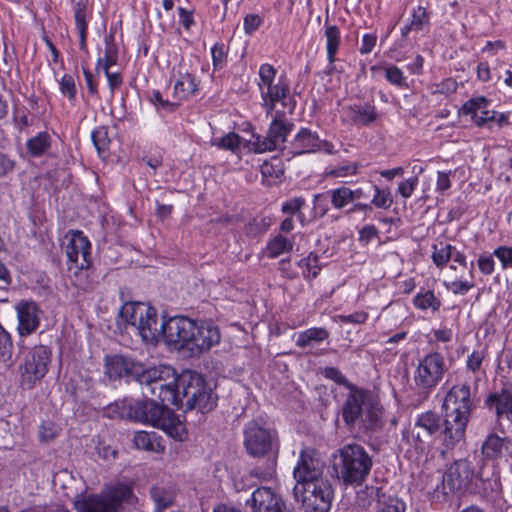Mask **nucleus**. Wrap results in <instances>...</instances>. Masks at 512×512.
Returning a JSON list of instances; mask_svg holds the SVG:
<instances>
[{
	"instance_id": "f257e3e1",
	"label": "nucleus",
	"mask_w": 512,
	"mask_h": 512,
	"mask_svg": "<svg viewBox=\"0 0 512 512\" xmlns=\"http://www.w3.org/2000/svg\"><path fill=\"white\" fill-rule=\"evenodd\" d=\"M477 386L473 389L466 384L454 385L446 394L443 407L445 409L444 441L447 447H453L461 441L465 435Z\"/></svg>"
},
{
	"instance_id": "f03ea898",
	"label": "nucleus",
	"mask_w": 512,
	"mask_h": 512,
	"mask_svg": "<svg viewBox=\"0 0 512 512\" xmlns=\"http://www.w3.org/2000/svg\"><path fill=\"white\" fill-rule=\"evenodd\" d=\"M144 397L157 396L164 404L178 406L182 403L180 375L168 365L145 368L137 380Z\"/></svg>"
},
{
	"instance_id": "7ed1b4c3",
	"label": "nucleus",
	"mask_w": 512,
	"mask_h": 512,
	"mask_svg": "<svg viewBox=\"0 0 512 512\" xmlns=\"http://www.w3.org/2000/svg\"><path fill=\"white\" fill-rule=\"evenodd\" d=\"M168 405L157 403L154 399L136 402L128 418L150 424L163 430L171 438L182 441L186 437L185 425L167 408Z\"/></svg>"
},
{
	"instance_id": "20e7f679",
	"label": "nucleus",
	"mask_w": 512,
	"mask_h": 512,
	"mask_svg": "<svg viewBox=\"0 0 512 512\" xmlns=\"http://www.w3.org/2000/svg\"><path fill=\"white\" fill-rule=\"evenodd\" d=\"M373 462L358 444H347L334 455L333 468L337 477L348 485H361L370 474Z\"/></svg>"
},
{
	"instance_id": "39448f33",
	"label": "nucleus",
	"mask_w": 512,
	"mask_h": 512,
	"mask_svg": "<svg viewBox=\"0 0 512 512\" xmlns=\"http://www.w3.org/2000/svg\"><path fill=\"white\" fill-rule=\"evenodd\" d=\"M276 69L264 63L259 68V81L257 83L261 97V106L265 109L266 116L273 112L280 111L277 105L280 104L283 110L292 114L295 109V102L289 97V85L282 78L276 77Z\"/></svg>"
},
{
	"instance_id": "423d86ee",
	"label": "nucleus",
	"mask_w": 512,
	"mask_h": 512,
	"mask_svg": "<svg viewBox=\"0 0 512 512\" xmlns=\"http://www.w3.org/2000/svg\"><path fill=\"white\" fill-rule=\"evenodd\" d=\"M120 319L132 327L146 343L156 344L161 336L162 322L157 310L147 303L127 302L119 312Z\"/></svg>"
},
{
	"instance_id": "0eeeda50",
	"label": "nucleus",
	"mask_w": 512,
	"mask_h": 512,
	"mask_svg": "<svg viewBox=\"0 0 512 512\" xmlns=\"http://www.w3.org/2000/svg\"><path fill=\"white\" fill-rule=\"evenodd\" d=\"M19 383L25 389H32L48 373L52 351L44 345L22 348L17 356Z\"/></svg>"
},
{
	"instance_id": "6e6552de",
	"label": "nucleus",
	"mask_w": 512,
	"mask_h": 512,
	"mask_svg": "<svg viewBox=\"0 0 512 512\" xmlns=\"http://www.w3.org/2000/svg\"><path fill=\"white\" fill-rule=\"evenodd\" d=\"M342 416L348 425L358 423L366 430H373L379 424L381 412L371 402L367 392L349 385V394L343 405Z\"/></svg>"
},
{
	"instance_id": "1a4fd4ad",
	"label": "nucleus",
	"mask_w": 512,
	"mask_h": 512,
	"mask_svg": "<svg viewBox=\"0 0 512 512\" xmlns=\"http://www.w3.org/2000/svg\"><path fill=\"white\" fill-rule=\"evenodd\" d=\"M132 496L128 485L107 486L101 492L79 497L74 501L76 512H124V503Z\"/></svg>"
},
{
	"instance_id": "9d476101",
	"label": "nucleus",
	"mask_w": 512,
	"mask_h": 512,
	"mask_svg": "<svg viewBox=\"0 0 512 512\" xmlns=\"http://www.w3.org/2000/svg\"><path fill=\"white\" fill-rule=\"evenodd\" d=\"M293 492L295 498L302 502L305 512H328L331 508L334 491L327 478L295 484Z\"/></svg>"
},
{
	"instance_id": "9b49d317",
	"label": "nucleus",
	"mask_w": 512,
	"mask_h": 512,
	"mask_svg": "<svg viewBox=\"0 0 512 512\" xmlns=\"http://www.w3.org/2000/svg\"><path fill=\"white\" fill-rule=\"evenodd\" d=\"M182 401L186 399L188 408L198 407L203 411L211 410L216 405V396L207 388L203 377L192 371L180 375Z\"/></svg>"
},
{
	"instance_id": "f8f14e48",
	"label": "nucleus",
	"mask_w": 512,
	"mask_h": 512,
	"mask_svg": "<svg viewBox=\"0 0 512 512\" xmlns=\"http://www.w3.org/2000/svg\"><path fill=\"white\" fill-rule=\"evenodd\" d=\"M287 110L273 112L272 121L265 137L252 135L251 149L255 153H265L280 149L287 140L293 124L285 120Z\"/></svg>"
},
{
	"instance_id": "ddd939ff",
	"label": "nucleus",
	"mask_w": 512,
	"mask_h": 512,
	"mask_svg": "<svg viewBox=\"0 0 512 512\" xmlns=\"http://www.w3.org/2000/svg\"><path fill=\"white\" fill-rule=\"evenodd\" d=\"M194 320L184 316H175L162 322L160 338L171 349L187 352L189 350L190 337L193 336Z\"/></svg>"
},
{
	"instance_id": "4468645a",
	"label": "nucleus",
	"mask_w": 512,
	"mask_h": 512,
	"mask_svg": "<svg viewBox=\"0 0 512 512\" xmlns=\"http://www.w3.org/2000/svg\"><path fill=\"white\" fill-rule=\"evenodd\" d=\"M65 253L69 270H87L91 265V243L80 230H70L65 235Z\"/></svg>"
},
{
	"instance_id": "2eb2a0df",
	"label": "nucleus",
	"mask_w": 512,
	"mask_h": 512,
	"mask_svg": "<svg viewBox=\"0 0 512 512\" xmlns=\"http://www.w3.org/2000/svg\"><path fill=\"white\" fill-rule=\"evenodd\" d=\"M244 447L253 457L269 455L273 450L276 434L259 422L249 421L243 430Z\"/></svg>"
},
{
	"instance_id": "dca6fc26",
	"label": "nucleus",
	"mask_w": 512,
	"mask_h": 512,
	"mask_svg": "<svg viewBox=\"0 0 512 512\" xmlns=\"http://www.w3.org/2000/svg\"><path fill=\"white\" fill-rule=\"evenodd\" d=\"M444 372V357L437 352L429 353L419 360L414 381L421 389H431L442 380Z\"/></svg>"
},
{
	"instance_id": "f3484780",
	"label": "nucleus",
	"mask_w": 512,
	"mask_h": 512,
	"mask_svg": "<svg viewBox=\"0 0 512 512\" xmlns=\"http://www.w3.org/2000/svg\"><path fill=\"white\" fill-rule=\"evenodd\" d=\"M325 462L320 454L312 448H304L293 470L296 484H305L320 479H326L323 475Z\"/></svg>"
},
{
	"instance_id": "a211bd4d",
	"label": "nucleus",
	"mask_w": 512,
	"mask_h": 512,
	"mask_svg": "<svg viewBox=\"0 0 512 512\" xmlns=\"http://www.w3.org/2000/svg\"><path fill=\"white\" fill-rule=\"evenodd\" d=\"M193 336L190 337L188 354L199 356L219 344L221 333L219 328L210 321L194 320Z\"/></svg>"
},
{
	"instance_id": "6ab92c4d",
	"label": "nucleus",
	"mask_w": 512,
	"mask_h": 512,
	"mask_svg": "<svg viewBox=\"0 0 512 512\" xmlns=\"http://www.w3.org/2000/svg\"><path fill=\"white\" fill-rule=\"evenodd\" d=\"M473 476L474 471L468 460L455 461L443 476V493L447 495L467 488Z\"/></svg>"
},
{
	"instance_id": "aec40b11",
	"label": "nucleus",
	"mask_w": 512,
	"mask_h": 512,
	"mask_svg": "<svg viewBox=\"0 0 512 512\" xmlns=\"http://www.w3.org/2000/svg\"><path fill=\"white\" fill-rule=\"evenodd\" d=\"M17 314V332L20 336L34 333L39 325L42 315L41 309L33 301L22 300L15 305Z\"/></svg>"
},
{
	"instance_id": "412c9836",
	"label": "nucleus",
	"mask_w": 512,
	"mask_h": 512,
	"mask_svg": "<svg viewBox=\"0 0 512 512\" xmlns=\"http://www.w3.org/2000/svg\"><path fill=\"white\" fill-rule=\"evenodd\" d=\"M143 366L141 362L121 355L107 357L105 364L106 374L113 380L126 377L137 381Z\"/></svg>"
},
{
	"instance_id": "4be33fe9",
	"label": "nucleus",
	"mask_w": 512,
	"mask_h": 512,
	"mask_svg": "<svg viewBox=\"0 0 512 512\" xmlns=\"http://www.w3.org/2000/svg\"><path fill=\"white\" fill-rule=\"evenodd\" d=\"M489 105L490 103L485 97L478 96L465 102L461 111L464 115H469L477 126H484L496 118V111L490 110Z\"/></svg>"
},
{
	"instance_id": "5701e85b",
	"label": "nucleus",
	"mask_w": 512,
	"mask_h": 512,
	"mask_svg": "<svg viewBox=\"0 0 512 512\" xmlns=\"http://www.w3.org/2000/svg\"><path fill=\"white\" fill-rule=\"evenodd\" d=\"M431 259L435 266L440 269H443L451 259L460 266L467 267L466 255L449 243L440 242L432 245Z\"/></svg>"
},
{
	"instance_id": "b1692460",
	"label": "nucleus",
	"mask_w": 512,
	"mask_h": 512,
	"mask_svg": "<svg viewBox=\"0 0 512 512\" xmlns=\"http://www.w3.org/2000/svg\"><path fill=\"white\" fill-rule=\"evenodd\" d=\"M512 451V439L489 434L481 446L484 460L495 461Z\"/></svg>"
},
{
	"instance_id": "393cba45",
	"label": "nucleus",
	"mask_w": 512,
	"mask_h": 512,
	"mask_svg": "<svg viewBox=\"0 0 512 512\" xmlns=\"http://www.w3.org/2000/svg\"><path fill=\"white\" fill-rule=\"evenodd\" d=\"M254 512H270L284 503L282 498L270 488L260 487L256 489L247 501Z\"/></svg>"
},
{
	"instance_id": "a878e982",
	"label": "nucleus",
	"mask_w": 512,
	"mask_h": 512,
	"mask_svg": "<svg viewBox=\"0 0 512 512\" xmlns=\"http://www.w3.org/2000/svg\"><path fill=\"white\" fill-rule=\"evenodd\" d=\"M320 138L316 132L301 128L291 142V152L294 155L314 153L319 151Z\"/></svg>"
},
{
	"instance_id": "bb28decb",
	"label": "nucleus",
	"mask_w": 512,
	"mask_h": 512,
	"mask_svg": "<svg viewBox=\"0 0 512 512\" xmlns=\"http://www.w3.org/2000/svg\"><path fill=\"white\" fill-rule=\"evenodd\" d=\"M486 405L494 407L497 416L512 417V387L503 388L499 393L490 394L486 399Z\"/></svg>"
},
{
	"instance_id": "cd10ccee",
	"label": "nucleus",
	"mask_w": 512,
	"mask_h": 512,
	"mask_svg": "<svg viewBox=\"0 0 512 512\" xmlns=\"http://www.w3.org/2000/svg\"><path fill=\"white\" fill-rule=\"evenodd\" d=\"M440 428V418L432 413L427 412L418 417L415 423L416 438L420 442H426Z\"/></svg>"
},
{
	"instance_id": "c85d7f7f",
	"label": "nucleus",
	"mask_w": 512,
	"mask_h": 512,
	"mask_svg": "<svg viewBox=\"0 0 512 512\" xmlns=\"http://www.w3.org/2000/svg\"><path fill=\"white\" fill-rule=\"evenodd\" d=\"M324 36L326 40V52L328 59V73L335 69L336 54L341 43L340 29L336 25L325 24Z\"/></svg>"
},
{
	"instance_id": "c756f323",
	"label": "nucleus",
	"mask_w": 512,
	"mask_h": 512,
	"mask_svg": "<svg viewBox=\"0 0 512 512\" xmlns=\"http://www.w3.org/2000/svg\"><path fill=\"white\" fill-rule=\"evenodd\" d=\"M347 118L356 125H369L377 119L375 106L355 104L345 108Z\"/></svg>"
},
{
	"instance_id": "7c9ffc66",
	"label": "nucleus",
	"mask_w": 512,
	"mask_h": 512,
	"mask_svg": "<svg viewBox=\"0 0 512 512\" xmlns=\"http://www.w3.org/2000/svg\"><path fill=\"white\" fill-rule=\"evenodd\" d=\"M488 357V350L486 346L479 345L476 347L466 359V369L474 375V384L477 385L482 376L485 375L483 364Z\"/></svg>"
},
{
	"instance_id": "2f4dec72",
	"label": "nucleus",
	"mask_w": 512,
	"mask_h": 512,
	"mask_svg": "<svg viewBox=\"0 0 512 512\" xmlns=\"http://www.w3.org/2000/svg\"><path fill=\"white\" fill-rule=\"evenodd\" d=\"M133 443L137 449L153 453H163L165 446L162 438L154 432L137 431L134 433Z\"/></svg>"
},
{
	"instance_id": "473e14b6",
	"label": "nucleus",
	"mask_w": 512,
	"mask_h": 512,
	"mask_svg": "<svg viewBox=\"0 0 512 512\" xmlns=\"http://www.w3.org/2000/svg\"><path fill=\"white\" fill-rule=\"evenodd\" d=\"M293 246V239H289L281 234H277L268 240L262 253L265 257L274 259L283 254L291 252Z\"/></svg>"
},
{
	"instance_id": "72a5a7b5",
	"label": "nucleus",
	"mask_w": 512,
	"mask_h": 512,
	"mask_svg": "<svg viewBox=\"0 0 512 512\" xmlns=\"http://www.w3.org/2000/svg\"><path fill=\"white\" fill-rule=\"evenodd\" d=\"M329 337V332L322 327H311L296 334L295 344L299 348L313 347Z\"/></svg>"
},
{
	"instance_id": "f704fd0d",
	"label": "nucleus",
	"mask_w": 512,
	"mask_h": 512,
	"mask_svg": "<svg viewBox=\"0 0 512 512\" xmlns=\"http://www.w3.org/2000/svg\"><path fill=\"white\" fill-rule=\"evenodd\" d=\"M198 90L196 78L189 73L180 74L174 84V96L179 101L187 100Z\"/></svg>"
},
{
	"instance_id": "c9c22d12",
	"label": "nucleus",
	"mask_w": 512,
	"mask_h": 512,
	"mask_svg": "<svg viewBox=\"0 0 512 512\" xmlns=\"http://www.w3.org/2000/svg\"><path fill=\"white\" fill-rule=\"evenodd\" d=\"M473 262L468 272V277L455 278L451 281H444L445 288L455 295H465L474 288Z\"/></svg>"
},
{
	"instance_id": "e433bc0d",
	"label": "nucleus",
	"mask_w": 512,
	"mask_h": 512,
	"mask_svg": "<svg viewBox=\"0 0 512 512\" xmlns=\"http://www.w3.org/2000/svg\"><path fill=\"white\" fill-rule=\"evenodd\" d=\"M377 512H405L406 505L402 499L394 495L377 493Z\"/></svg>"
},
{
	"instance_id": "4c0bfd02",
	"label": "nucleus",
	"mask_w": 512,
	"mask_h": 512,
	"mask_svg": "<svg viewBox=\"0 0 512 512\" xmlns=\"http://www.w3.org/2000/svg\"><path fill=\"white\" fill-rule=\"evenodd\" d=\"M332 206L336 210H342L349 204L354 205V201L351 194V188L348 186H339L337 188L328 191Z\"/></svg>"
},
{
	"instance_id": "58836bf2",
	"label": "nucleus",
	"mask_w": 512,
	"mask_h": 512,
	"mask_svg": "<svg viewBox=\"0 0 512 512\" xmlns=\"http://www.w3.org/2000/svg\"><path fill=\"white\" fill-rule=\"evenodd\" d=\"M150 495L156 507L154 512H162L172 504L174 499L173 492L163 486L152 487Z\"/></svg>"
},
{
	"instance_id": "ea45409f",
	"label": "nucleus",
	"mask_w": 512,
	"mask_h": 512,
	"mask_svg": "<svg viewBox=\"0 0 512 512\" xmlns=\"http://www.w3.org/2000/svg\"><path fill=\"white\" fill-rule=\"evenodd\" d=\"M351 194L354 205L350 208V212H363L367 213L372 210L371 204L366 201L370 198L369 187L359 186L354 189L351 188Z\"/></svg>"
},
{
	"instance_id": "a19ab883",
	"label": "nucleus",
	"mask_w": 512,
	"mask_h": 512,
	"mask_svg": "<svg viewBox=\"0 0 512 512\" xmlns=\"http://www.w3.org/2000/svg\"><path fill=\"white\" fill-rule=\"evenodd\" d=\"M51 146V136L47 132H40L27 141V149L34 157H39L46 153Z\"/></svg>"
},
{
	"instance_id": "79ce46f5",
	"label": "nucleus",
	"mask_w": 512,
	"mask_h": 512,
	"mask_svg": "<svg viewBox=\"0 0 512 512\" xmlns=\"http://www.w3.org/2000/svg\"><path fill=\"white\" fill-rule=\"evenodd\" d=\"M416 308L420 310H432L436 312L441 307V301L435 296L431 290L419 292L413 300Z\"/></svg>"
},
{
	"instance_id": "37998d69",
	"label": "nucleus",
	"mask_w": 512,
	"mask_h": 512,
	"mask_svg": "<svg viewBox=\"0 0 512 512\" xmlns=\"http://www.w3.org/2000/svg\"><path fill=\"white\" fill-rule=\"evenodd\" d=\"M74 19L76 30L80 37V48L84 49L86 46V35H87V20L88 13L86 7L81 4H77L74 10Z\"/></svg>"
},
{
	"instance_id": "c03bdc74",
	"label": "nucleus",
	"mask_w": 512,
	"mask_h": 512,
	"mask_svg": "<svg viewBox=\"0 0 512 512\" xmlns=\"http://www.w3.org/2000/svg\"><path fill=\"white\" fill-rule=\"evenodd\" d=\"M91 138L99 156L105 158L110 145L107 128L103 126L98 127L92 132Z\"/></svg>"
},
{
	"instance_id": "a18cd8bd",
	"label": "nucleus",
	"mask_w": 512,
	"mask_h": 512,
	"mask_svg": "<svg viewBox=\"0 0 512 512\" xmlns=\"http://www.w3.org/2000/svg\"><path fill=\"white\" fill-rule=\"evenodd\" d=\"M374 195L371 199V204L376 208L387 210L393 204V197L389 188H380L377 185L371 186Z\"/></svg>"
},
{
	"instance_id": "49530a36",
	"label": "nucleus",
	"mask_w": 512,
	"mask_h": 512,
	"mask_svg": "<svg viewBox=\"0 0 512 512\" xmlns=\"http://www.w3.org/2000/svg\"><path fill=\"white\" fill-rule=\"evenodd\" d=\"M360 164L358 163H346L343 165L328 167L325 170V175L332 178H346L352 177L358 174Z\"/></svg>"
},
{
	"instance_id": "de8ad7c7",
	"label": "nucleus",
	"mask_w": 512,
	"mask_h": 512,
	"mask_svg": "<svg viewBox=\"0 0 512 512\" xmlns=\"http://www.w3.org/2000/svg\"><path fill=\"white\" fill-rule=\"evenodd\" d=\"M386 80L391 84L401 89L408 88L407 77L403 71L395 65H387L383 67Z\"/></svg>"
},
{
	"instance_id": "09e8293b",
	"label": "nucleus",
	"mask_w": 512,
	"mask_h": 512,
	"mask_svg": "<svg viewBox=\"0 0 512 512\" xmlns=\"http://www.w3.org/2000/svg\"><path fill=\"white\" fill-rule=\"evenodd\" d=\"M299 266L302 268L303 276L308 279L315 278L321 270L318 256L312 253L302 259Z\"/></svg>"
},
{
	"instance_id": "8fccbe9b",
	"label": "nucleus",
	"mask_w": 512,
	"mask_h": 512,
	"mask_svg": "<svg viewBox=\"0 0 512 512\" xmlns=\"http://www.w3.org/2000/svg\"><path fill=\"white\" fill-rule=\"evenodd\" d=\"M132 408L133 404L120 401L108 405L104 413L108 418H128V414L131 413Z\"/></svg>"
},
{
	"instance_id": "3c124183",
	"label": "nucleus",
	"mask_w": 512,
	"mask_h": 512,
	"mask_svg": "<svg viewBox=\"0 0 512 512\" xmlns=\"http://www.w3.org/2000/svg\"><path fill=\"white\" fill-rule=\"evenodd\" d=\"M117 62V51L116 48L106 41V47L104 51L103 57H100L97 61V69L102 68L104 73H107V70L110 69Z\"/></svg>"
},
{
	"instance_id": "603ef678",
	"label": "nucleus",
	"mask_w": 512,
	"mask_h": 512,
	"mask_svg": "<svg viewBox=\"0 0 512 512\" xmlns=\"http://www.w3.org/2000/svg\"><path fill=\"white\" fill-rule=\"evenodd\" d=\"M410 23L415 31H422L427 28L429 26V15L426 9L422 6L415 9Z\"/></svg>"
},
{
	"instance_id": "864d4df0",
	"label": "nucleus",
	"mask_w": 512,
	"mask_h": 512,
	"mask_svg": "<svg viewBox=\"0 0 512 512\" xmlns=\"http://www.w3.org/2000/svg\"><path fill=\"white\" fill-rule=\"evenodd\" d=\"M59 89L63 96L67 97L70 101L75 99L76 85L74 77L70 74H65L59 81Z\"/></svg>"
},
{
	"instance_id": "5fc2aeb1",
	"label": "nucleus",
	"mask_w": 512,
	"mask_h": 512,
	"mask_svg": "<svg viewBox=\"0 0 512 512\" xmlns=\"http://www.w3.org/2000/svg\"><path fill=\"white\" fill-rule=\"evenodd\" d=\"M12 347L10 334L0 325V361L5 362L11 357Z\"/></svg>"
},
{
	"instance_id": "6e6d98bb",
	"label": "nucleus",
	"mask_w": 512,
	"mask_h": 512,
	"mask_svg": "<svg viewBox=\"0 0 512 512\" xmlns=\"http://www.w3.org/2000/svg\"><path fill=\"white\" fill-rule=\"evenodd\" d=\"M493 255L500 261L502 270L512 269V247L499 246L494 249Z\"/></svg>"
},
{
	"instance_id": "4d7b16f0",
	"label": "nucleus",
	"mask_w": 512,
	"mask_h": 512,
	"mask_svg": "<svg viewBox=\"0 0 512 512\" xmlns=\"http://www.w3.org/2000/svg\"><path fill=\"white\" fill-rule=\"evenodd\" d=\"M59 433V428L52 422H43L39 427L38 436L41 442L53 440Z\"/></svg>"
},
{
	"instance_id": "13d9d810",
	"label": "nucleus",
	"mask_w": 512,
	"mask_h": 512,
	"mask_svg": "<svg viewBox=\"0 0 512 512\" xmlns=\"http://www.w3.org/2000/svg\"><path fill=\"white\" fill-rule=\"evenodd\" d=\"M275 466H276V454L274 453L272 456H269L268 465L265 470H261L260 468H255L252 471V475L261 479V480H269L273 478L275 474Z\"/></svg>"
},
{
	"instance_id": "bf43d9fd",
	"label": "nucleus",
	"mask_w": 512,
	"mask_h": 512,
	"mask_svg": "<svg viewBox=\"0 0 512 512\" xmlns=\"http://www.w3.org/2000/svg\"><path fill=\"white\" fill-rule=\"evenodd\" d=\"M419 179L417 176L408 178L399 183L397 192L405 199H408L412 196L414 190L418 185Z\"/></svg>"
},
{
	"instance_id": "052dcab7",
	"label": "nucleus",
	"mask_w": 512,
	"mask_h": 512,
	"mask_svg": "<svg viewBox=\"0 0 512 512\" xmlns=\"http://www.w3.org/2000/svg\"><path fill=\"white\" fill-rule=\"evenodd\" d=\"M493 254H481L477 260L480 272L484 275H491L495 270Z\"/></svg>"
},
{
	"instance_id": "680f3d73",
	"label": "nucleus",
	"mask_w": 512,
	"mask_h": 512,
	"mask_svg": "<svg viewBox=\"0 0 512 512\" xmlns=\"http://www.w3.org/2000/svg\"><path fill=\"white\" fill-rule=\"evenodd\" d=\"M211 55L214 68H222L226 62L227 56L224 45L216 43L211 49Z\"/></svg>"
},
{
	"instance_id": "e2e57ef3",
	"label": "nucleus",
	"mask_w": 512,
	"mask_h": 512,
	"mask_svg": "<svg viewBox=\"0 0 512 512\" xmlns=\"http://www.w3.org/2000/svg\"><path fill=\"white\" fill-rule=\"evenodd\" d=\"M150 101L157 107L161 108L165 111L172 112L178 106V103L170 102L168 100H164L161 93L158 90L152 92L150 96Z\"/></svg>"
},
{
	"instance_id": "0e129e2a",
	"label": "nucleus",
	"mask_w": 512,
	"mask_h": 512,
	"mask_svg": "<svg viewBox=\"0 0 512 512\" xmlns=\"http://www.w3.org/2000/svg\"><path fill=\"white\" fill-rule=\"evenodd\" d=\"M305 204V199L302 197H295L282 204L281 211L286 214H298Z\"/></svg>"
},
{
	"instance_id": "69168bd1",
	"label": "nucleus",
	"mask_w": 512,
	"mask_h": 512,
	"mask_svg": "<svg viewBox=\"0 0 512 512\" xmlns=\"http://www.w3.org/2000/svg\"><path fill=\"white\" fill-rule=\"evenodd\" d=\"M263 20L258 14H248L244 17L243 28L246 34H253L262 24Z\"/></svg>"
},
{
	"instance_id": "338daca9",
	"label": "nucleus",
	"mask_w": 512,
	"mask_h": 512,
	"mask_svg": "<svg viewBox=\"0 0 512 512\" xmlns=\"http://www.w3.org/2000/svg\"><path fill=\"white\" fill-rule=\"evenodd\" d=\"M323 375L333 380L337 384L345 385L349 389V385H352L349 383L346 379V377L340 372L339 369L335 367H327L323 370Z\"/></svg>"
},
{
	"instance_id": "774afa93",
	"label": "nucleus",
	"mask_w": 512,
	"mask_h": 512,
	"mask_svg": "<svg viewBox=\"0 0 512 512\" xmlns=\"http://www.w3.org/2000/svg\"><path fill=\"white\" fill-rule=\"evenodd\" d=\"M240 136L236 133H228L220 139L219 146L223 149L235 151L240 146Z\"/></svg>"
}]
</instances>
